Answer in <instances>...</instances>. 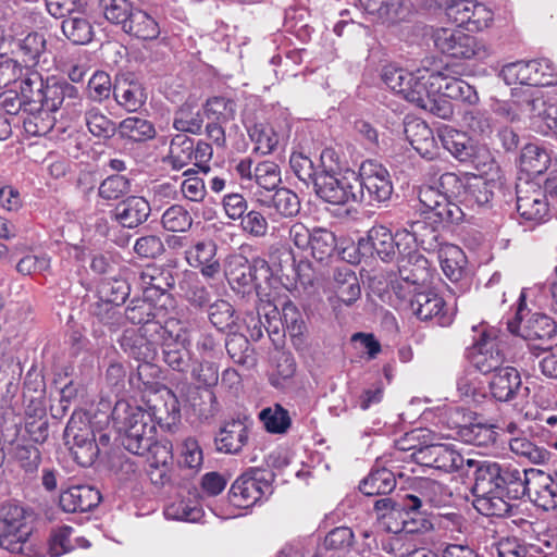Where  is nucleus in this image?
I'll return each mask as SVG.
<instances>
[{
	"label": "nucleus",
	"mask_w": 557,
	"mask_h": 557,
	"mask_svg": "<svg viewBox=\"0 0 557 557\" xmlns=\"http://www.w3.org/2000/svg\"><path fill=\"white\" fill-rule=\"evenodd\" d=\"M281 322L296 349L306 345L307 325L296 305L286 300L282 304Z\"/></svg>",
	"instance_id": "obj_36"
},
{
	"label": "nucleus",
	"mask_w": 557,
	"mask_h": 557,
	"mask_svg": "<svg viewBox=\"0 0 557 557\" xmlns=\"http://www.w3.org/2000/svg\"><path fill=\"white\" fill-rule=\"evenodd\" d=\"M207 308L209 320L214 327L222 332L234 330L236 324L235 310L228 301L218 299L213 304L210 302Z\"/></svg>",
	"instance_id": "obj_53"
},
{
	"label": "nucleus",
	"mask_w": 557,
	"mask_h": 557,
	"mask_svg": "<svg viewBox=\"0 0 557 557\" xmlns=\"http://www.w3.org/2000/svg\"><path fill=\"white\" fill-rule=\"evenodd\" d=\"M205 113L208 117H214L218 122H228L235 117L236 103L233 99L215 96L207 100Z\"/></svg>",
	"instance_id": "obj_63"
},
{
	"label": "nucleus",
	"mask_w": 557,
	"mask_h": 557,
	"mask_svg": "<svg viewBox=\"0 0 557 557\" xmlns=\"http://www.w3.org/2000/svg\"><path fill=\"white\" fill-rule=\"evenodd\" d=\"M180 465L196 473L203 462L202 449L195 437L188 436L180 444Z\"/></svg>",
	"instance_id": "obj_58"
},
{
	"label": "nucleus",
	"mask_w": 557,
	"mask_h": 557,
	"mask_svg": "<svg viewBox=\"0 0 557 557\" xmlns=\"http://www.w3.org/2000/svg\"><path fill=\"white\" fill-rule=\"evenodd\" d=\"M357 176L358 202L369 206L382 203L389 200L393 194V184L388 171L373 160H366L361 163Z\"/></svg>",
	"instance_id": "obj_5"
},
{
	"label": "nucleus",
	"mask_w": 557,
	"mask_h": 557,
	"mask_svg": "<svg viewBox=\"0 0 557 557\" xmlns=\"http://www.w3.org/2000/svg\"><path fill=\"white\" fill-rule=\"evenodd\" d=\"M435 48L454 59L483 60L488 57V49L483 41L459 28L438 27L432 32Z\"/></svg>",
	"instance_id": "obj_3"
},
{
	"label": "nucleus",
	"mask_w": 557,
	"mask_h": 557,
	"mask_svg": "<svg viewBox=\"0 0 557 557\" xmlns=\"http://www.w3.org/2000/svg\"><path fill=\"white\" fill-rule=\"evenodd\" d=\"M140 282L145 289L165 293L175 285V277L170 268L150 264L140 272Z\"/></svg>",
	"instance_id": "obj_47"
},
{
	"label": "nucleus",
	"mask_w": 557,
	"mask_h": 557,
	"mask_svg": "<svg viewBox=\"0 0 557 557\" xmlns=\"http://www.w3.org/2000/svg\"><path fill=\"white\" fill-rule=\"evenodd\" d=\"M467 466L474 468V496L490 495L492 492L500 493V479L503 465L491 460L467 459Z\"/></svg>",
	"instance_id": "obj_23"
},
{
	"label": "nucleus",
	"mask_w": 557,
	"mask_h": 557,
	"mask_svg": "<svg viewBox=\"0 0 557 557\" xmlns=\"http://www.w3.org/2000/svg\"><path fill=\"white\" fill-rule=\"evenodd\" d=\"M437 257L442 271L448 280L451 282L462 280L467 259L461 248L453 244H442Z\"/></svg>",
	"instance_id": "obj_37"
},
{
	"label": "nucleus",
	"mask_w": 557,
	"mask_h": 557,
	"mask_svg": "<svg viewBox=\"0 0 557 557\" xmlns=\"http://www.w3.org/2000/svg\"><path fill=\"white\" fill-rule=\"evenodd\" d=\"M428 508L409 510L404 509L403 518H400V522H396L394 524L388 523L387 532L391 533H424L433 529V524L429 518H426L425 513Z\"/></svg>",
	"instance_id": "obj_46"
},
{
	"label": "nucleus",
	"mask_w": 557,
	"mask_h": 557,
	"mask_svg": "<svg viewBox=\"0 0 557 557\" xmlns=\"http://www.w3.org/2000/svg\"><path fill=\"white\" fill-rule=\"evenodd\" d=\"M131 191V182L124 175L114 174L104 178L98 188V195L104 200H117Z\"/></svg>",
	"instance_id": "obj_64"
},
{
	"label": "nucleus",
	"mask_w": 557,
	"mask_h": 557,
	"mask_svg": "<svg viewBox=\"0 0 557 557\" xmlns=\"http://www.w3.org/2000/svg\"><path fill=\"white\" fill-rule=\"evenodd\" d=\"M112 420L122 434V445L129 453L144 456L154 445L157 421L150 411L127 400H119L112 410Z\"/></svg>",
	"instance_id": "obj_1"
},
{
	"label": "nucleus",
	"mask_w": 557,
	"mask_h": 557,
	"mask_svg": "<svg viewBox=\"0 0 557 557\" xmlns=\"http://www.w3.org/2000/svg\"><path fill=\"white\" fill-rule=\"evenodd\" d=\"M162 334H165V326L161 323H148L138 330L124 331L120 345L126 355L138 361H153Z\"/></svg>",
	"instance_id": "obj_8"
},
{
	"label": "nucleus",
	"mask_w": 557,
	"mask_h": 557,
	"mask_svg": "<svg viewBox=\"0 0 557 557\" xmlns=\"http://www.w3.org/2000/svg\"><path fill=\"white\" fill-rule=\"evenodd\" d=\"M122 139H127L134 143H144L156 137L154 125L139 116H128L122 120L116 129Z\"/></svg>",
	"instance_id": "obj_42"
},
{
	"label": "nucleus",
	"mask_w": 557,
	"mask_h": 557,
	"mask_svg": "<svg viewBox=\"0 0 557 557\" xmlns=\"http://www.w3.org/2000/svg\"><path fill=\"white\" fill-rule=\"evenodd\" d=\"M395 487V475L386 468H373L359 484L360 492L367 496L389 494Z\"/></svg>",
	"instance_id": "obj_40"
},
{
	"label": "nucleus",
	"mask_w": 557,
	"mask_h": 557,
	"mask_svg": "<svg viewBox=\"0 0 557 557\" xmlns=\"http://www.w3.org/2000/svg\"><path fill=\"white\" fill-rule=\"evenodd\" d=\"M492 186L491 182L482 177L473 176L467 178L461 203L470 208L487 206L494 196Z\"/></svg>",
	"instance_id": "obj_45"
},
{
	"label": "nucleus",
	"mask_w": 557,
	"mask_h": 557,
	"mask_svg": "<svg viewBox=\"0 0 557 557\" xmlns=\"http://www.w3.org/2000/svg\"><path fill=\"white\" fill-rule=\"evenodd\" d=\"M437 137L443 148L460 162H475L476 152L481 148H476L466 133L444 126L438 129ZM482 150L486 152L484 148Z\"/></svg>",
	"instance_id": "obj_24"
},
{
	"label": "nucleus",
	"mask_w": 557,
	"mask_h": 557,
	"mask_svg": "<svg viewBox=\"0 0 557 557\" xmlns=\"http://www.w3.org/2000/svg\"><path fill=\"white\" fill-rule=\"evenodd\" d=\"M188 403L202 420L215 417L220 412V404L214 392L210 388L194 387L188 395Z\"/></svg>",
	"instance_id": "obj_44"
},
{
	"label": "nucleus",
	"mask_w": 557,
	"mask_h": 557,
	"mask_svg": "<svg viewBox=\"0 0 557 557\" xmlns=\"http://www.w3.org/2000/svg\"><path fill=\"white\" fill-rule=\"evenodd\" d=\"M500 76L507 85L552 86L557 83V67L548 59L518 61L505 65L500 71Z\"/></svg>",
	"instance_id": "obj_6"
},
{
	"label": "nucleus",
	"mask_w": 557,
	"mask_h": 557,
	"mask_svg": "<svg viewBox=\"0 0 557 557\" xmlns=\"http://www.w3.org/2000/svg\"><path fill=\"white\" fill-rule=\"evenodd\" d=\"M255 178L258 186L263 189L262 193L269 194L278 189L282 182L280 168L272 161L260 162L255 168Z\"/></svg>",
	"instance_id": "obj_60"
},
{
	"label": "nucleus",
	"mask_w": 557,
	"mask_h": 557,
	"mask_svg": "<svg viewBox=\"0 0 557 557\" xmlns=\"http://www.w3.org/2000/svg\"><path fill=\"white\" fill-rule=\"evenodd\" d=\"M125 318L132 324L159 323L154 321V306L147 299H132L125 308Z\"/></svg>",
	"instance_id": "obj_62"
},
{
	"label": "nucleus",
	"mask_w": 557,
	"mask_h": 557,
	"mask_svg": "<svg viewBox=\"0 0 557 557\" xmlns=\"http://www.w3.org/2000/svg\"><path fill=\"white\" fill-rule=\"evenodd\" d=\"M397 268L399 281L393 282V290L401 299H406L431 278L429 260L419 251L398 256Z\"/></svg>",
	"instance_id": "obj_7"
},
{
	"label": "nucleus",
	"mask_w": 557,
	"mask_h": 557,
	"mask_svg": "<svg viewBox=\"0 0 557 557\" xmlns=\"http://www.w3.org/2000/svg\"><path fill=\"white\" fill-rule=\"evenodd\" d=\"M123 30L140 40H154L160 35L157 21L146 11L135 8Z\"/></svg>",
	"instance_id": "obj_39"
},
{
	"label": "nucleus",
	"mask_w": 557,
	"mask_h": 557,
	"mask_svg": "<svg viewBox=\"0 0 557 557\" xmlns=\"http://www.w3.org/2000/svg\"><path fill=\"white\" fill-rule=\"evenodd\" d=\"M46 44L44 34L38 32L27 34L18 41V49L23 55V61L28 65H36L46 51Z\"/></svg>",
	"instance_id": "obj_56"
},
{
	"label": "nucleus",
	"mask_w": 557,
	"mask_h": 557,
	"mask_svg": "<svg viewBox=\"0 0 557 557\" xmlns=\"http://www.w3.org/2000/svg\"><path fill=\"white\" fill-rule=\"evenodd\" d=\"M412 456L417 462L444 472H455L463 467L467 460L450 444H430L419 447Z\"/></svg>",
	"instance_id": "obj_15"
},
{
	"label": "nucleus",
	"mask_w": 557,
	"mask_h": 557,
	"mask_svg": "<svg viewBox=\"0 0 557 557\" xmlns=\"http://www.w3.org/2000/svg\"><path fill=\"white\" fill-rule=\"evenodd\" d=\"M550 153L536 144H528L522 148L520 164L522 169L531 174H542L550 165Z\"/></svg>",
	"instance_id": "obj_48"
},
{
	"label": "nucleus",
	"mask_w": 557,
	"mask_h": 557,
	"mask_svg": "<svg viewBox=\"0 0 557 557\" xmlns=\"http://www.w3.org/2000/svg\"><path fill=\"white\" fill-rule=\"evenodd\" d=\"M178 289L182 298L195 309H206L211 302V294L201 283L196 272H183L178 282Z\"/></svg>",
	"instance_id": "obj_34"
},
{
	"label": "nucleus",
	"mask_w": 557,
	"mask_h": 557,
	"mask_svg": "<svg viewBox=\"0 0 557 557\" xmlns=\"http://www.w3.org/2000/svg\"><path fill=\"white\" fill-rule=\"evenodd\" d=\"M62 32L75 45H86L91 41L94 30L90 22L81 14H72L62 21Z\"/></svg>",
	"instance_id": "obj_50"
},
{
	"label": "nucleus",
	"mask_w": 557,
	"mask_h": 557,
	"mask_svg": "<svg viewBox=\"0 0 557 557\" xmlns=\"http://www.w3.org/2000/svg\"><path fill=\"white\" fill-rule=\"evenodd\" d=\"M358 187L355 173L350 177H337L336 174L320 173L315 178L314 190L325 202L344 206L349 202H358Z\"/></svg>",
	"instance_id": "obj_13"
},
{
	"label": "nucleus",
	"mask_w": 557,
	"mask_h": 557,
	"mask_svg": "<svg viewBox=\"0 0 557 557\" xmlns=\"http://www.w3.org/2000/svg\"><path fill=\"white\" fill-rule=\"evenodd\" d=\"M259 418L265 430L273 434L285 433L292 423L288 411L277 404L261 410Z\"/></svg>",
	"instance_id": "obj_55"
},
{
	"label": "nucleus",
	"mask_w": 557,
	"mask_h": 557,
	"mask_svg": "<svg viewBox=\"0 0 557 557\" xmlns=\"http://www.w3.org/2000/svg\"><path fill=\"white\" fill-rule=\"evenodd\" d=\"M149 411L160 425H170L181 418L178 400L170 389L165 391L162 406L153 405Z\"/></svg>",
	"instance_id": "obj_59"
},
{
	"label": "nucleus",
	"mask_w": 557,
	"mask_h": 557,
	"mask_svg": "<svg viewBox=\"0 0 557 557\" xmlns=\"http://www.w3.org/2000/svg\"><path fill=\"white\" fill-rule=\"evenodd\" d=\"M33 528L23 507L5 503L0 507V547L10 553L25 554Z\"/></svg>",
	"instance_id": "obj_2"
},
{
	"label": "nucleus",
	"mask_w": 557,
	"mask_h": 557,
	"mask_svg": "<svg viewBox=\"0 0 557 557\" xmlns=\"http://www.w3.org/2000/svg\"><path fill=\"white\" fill-rule=\"evenodd\" d=\"M312 257L318 261L327 260L332 257L336 249V237L333 232L315 227L310 243Z\"/></svg>",
	"instance_id": "obj_54"
},
{
	"label": "nucleus",
	"mask_w": 557,
	"mask_h": 557,
	"mask_svg": "<svg viewBox=\"0 0 557 557\" xmlns=\"http://www.w3.org/2000/svg\"><path fill=\"white\" fill-rule=\"evenodd\" d=\"M536 469H520L503 465L500 479V493L512 499H521L529 496L532 474Z\"/></svg>",
	"instance_id": "obj_29"
},
{
	"label": "nucleus",
	"mask_w": 557,
	"mask_h": 557,
	"mask_svg": "<svg viewBox=\"0 0 557 557\" xmlns=\"http://www.w3.org/2000/svg\"><path fill=\"white\" fill-rule=\"evenodd\" d=\"M475 349L472 363L484 375H492L510 363L505 343L488 333H483Z\"/></svg>",
	"instance_id": "obj_14"
},
{
	"label": "nucleus",
	"mask_w": 557,
	"mask_h": 557,
	"mask_svg": "<svg viewBox=\"0 0 557 557\" xmlns=\"http://www.w3.org/2000/svg\"><path fill=\"white\" fill-rule=\"evenodd\" d=\"M405 300H408L411 312L422 321L435 320L438 325H446L449 321L444 312L445 300L432 290L412 292Z\"/></svg>",
	"instance_id": "obj_19"
},
{
	"label": "nucleus",
	"mask_w": 557,
	"mask_h": 557,
	"mask_svg": "<svg viewBox=\"0 0 557 557\" xmlns=\"http://www.w3.org/2000/svg\"><path fill=\"white\" fill-rule=\"evenodd\" d=\"M504 493L492 492L490 495L474 496L473 506L483 516L505 517L511 510V505L505 500Z\"/></svg>",
	"instance_id": "obj_52"
},
{
	"label": "nucleus",
	"mask_w": 557,
	"mask_h": 557,
	"mask_svg": "<svg viewBox=\"0 0 557 557\" xmlns=\"http://www.w3.org/2000/svg\"><path fill=\"white\" fill-rule=\"evenodd\" d=\"M100 502V492L90 485L71 486L60 495V506L66 512L89 511Z\"/></svg>",
	"instance_id": "obj_27"
},
{
	"label": "nucleus",
	"mask_w": 557,
	"mask_h": 557,
	"mask_svg": "<svg viewBox=\"0 0 557 557\" xmlns=\"http://www.w3.org/2000/svg\"><path fill=\"white\" fill-rule=\"evenodd\" d=\"M83 98L79 95L78 88L69 82L55 78L47 79L45 87L38 94V99L34 102L42 106L51 113L62 109L70 119L82 106Z\"/></svg>",
	"instance_id": "obj_12"
},
{
	"label": "nucleus",
	"mask_w": 557,
	"mask_h": 557,
	"mask_svg": "<svg viewBox=\"0 0 557 557\" xmlns=\"http://www.w3.org/2000/svg\"><path fill=\"white\" fill-rule=\"evenodd\" d=\"M55 116L42 106L24 103L22 109V124L29 136H45L55 124Z\"/></svg>",
	"instance_id": "obj_33"
},
{
	"label": "nucleus",
	"mask_w": 557,
	"mask_h": 557,
	"mask_svg": "<svg viewBox=\"0 0 557 557\" xmlns=\"http://www.w3.org/2000/svg\"><path fill=\"white\" fill-rule=\"evenodd\" d=\"M100 8L104 17L112 24L121 25L122 29L135 9L128 0H101Z\"/></svg>",
	"instance_id": "obj_61"
},
{
	"label": "nucleus",
	"mask_w": 557,
	"mask_h": 557,
	"mask_svg": "<svg viewBox=\"0 0 557 557\" xmlns=\"http://www.w3.org/2000/svg\"><path fill=\"white\" fill-rule=\"evenodd\" d=\"M273 473L251 468L238 476L232 484L228 497L231 503L240 508H248L267 499L273 492Z\"/></svg>",
	"instance_id": "obj_4"
},
{
	"label": "nucleus",
	"mask_w": 557,
	"mask_h": 557,
	"mask_svg": "<svg viewBox=\"0 0 557 557\" xmlns=\"http://www.w3.org/2000/svg\"><path fill=\"white\" fill-rule=\"evenodd\" d=\"M451 497L453 494L445 484L429 478H421L416 483L414 493L405 495V506L409 510L443 507L450 503Z\"/></svg>",
	"instance_id": "obj_16"
},
{
	"label": "nucleus",
	"mask_w": 557,
	"mask_h": 557,
	"mask_svg": "<svg viewBox=\"0 0 557 557\" xmlns=\"http://www.w3.org/2000/svg\"><path fill=\"white\" fill-rule=\"evenodd\" d=\"M517 212L532 225L545 223L550 216V206L542 186L533 181L517 184Z\"/></svg>",
	"instance_id": "obj_11"
},
{
	"label": "nucleus",
	"mask_w": 557,
	"mask_h": 557,
	"mask_svg": "<svg viewBox=\"0 0 557 557\" xmlns=\"http://www.w3.org/2000/svg\"><path fill=\"white\" fill-rule=\"evenodd\" d=\"M257 200L263 208L268 209L269 218L273 221L294 218L300 212L301 208L297 194L286 187H280L271 194L258 193Z\"/></svg>",
	"instance_id": "obj_17"
},
{
	"label": "nucleus",
	"mask_w": 557,
	"mask_h": 557,
	"mask_svg": "<svg viewBox=\"0 0 557 557\" xmlns=\"http://www.w3.org/2000/svg\"><path fill=\"white\" fill-rule=\"evenodd\" d=\"M431 85L436 89V96L442 95L444 98L469 104H475L479 101V95L473 86L448 73L434 72L431 75Z\"/></svg>",
	"instance_id": "obj_21"
},
{
	"label": "nucleus",
	"mask_w": 557,
	"mask_h": 557,
	"mask_svg": "<svg viewBox=\"0 0 557 557\" xmlns=\"http://www.w3.org/2000/svg\"><path fill=\"white\" fill-rule=\"evenodd\" d=\"M203 125V115L201 110L191 102L183 103L174 113L173 127L180 134L198 135Z\"/></svg>",
	"instance_id": "obj_43"
},
{
	"label": "nucleus",
	"mask_w": 557,
	"mask_h": 557,
	"mask_svg": "<svg viewBox=\"0 0 557 557\" xmlns=\"http://www.w3.org/2000/svg\"><path fill=\"white\" fill-rule=\"evenodd\" d=\"M248 135L255 143V150L261 154L273 152L280 140L277 133L267 123L253 124L248 128Z\"/></svg>",
	"instance_id": "obj_51"
},
{
	"label": "nucleus",
	"mask_w": 557,
	"mask_h": 557,
	"mask_svg": "<svg viewBox=\"0 0 557 557\" xmlns=\"http://www.w3.org/2000/svg\"><path fill=\"white\" fill-rule=\"evenodd\" d=\"M162 226L169 232H187L193 225L188 210L181 205L169 207L161 216Z\"/></svg>",
	"instance_id": "obj_57"
},
{
	"label": "nucleus",
	"mask_w": 557,
	"mask_h": 557,
	"mask_svg": "<svg viewBox=\"0 0 557 557\" xmlns=\"http://www.w3.org/2000/svg\"><path fill=\"white\" fill-rule=\"evenodd\" d=\"M522 387L519 371L510 364L491 375L488 389L497 401H511Z\"/></svg>",
	"instance_id": "obj_30"
},
{
	"label": "nucleus",
	"mask_w": 557,
	"mask_h": 557,
	"mask_svg": "<svg viewBox=\"0 0 557 557\" xmlns=\"http://www.w3.org/2000/svg\"><path fill=\"white\" fill-rule=\"evenodd\" d=\"M435 71L430 72L429 70H418L411 73L410 83L405 86V90L401 94L404 99L416 104L417 107L428 106L430 97L436 96V89L431 85V75Z\"/></svg>",
	"instance_id": "obj_35"
},
{
	"label": "nucleus",
	"mask_w": 557,
	"mask_h": 557,
	"mask_svg": "<svg viewBox=\"0 0 557 557\" xmlns=\"http://www.w3.org/2000/svg\"><path fill=\"white\" fill-rule=\"evenodd\" d=\"M82 116L92 136L107 139L115 135L117 125L92 102L83 99L82 106L76 109L71 120L77 121Z\"/></svg>",
	"instance_id": "obj_25"
},
{
	"label": "nucleus",
	"mask_w": 557,
	"mask_h": 557,
	"mask_svg": "<svg viewBox=\"0 0 557 557\" xmlns=\"http://www.w3.org/2000/svg\"><path fill=\"white\" fill-rule=\"evenodd\" d=\"M150 212V205L144 197L129 196L117 203L112 213L123 227L134 228L145 223Z\"/></svg>",
	"instance_id": "obj_28"
},
{
	"label": "nucleus",
	"mask_w": 557,
	"mask_h": 557,
	"mask_svg": "<svg viewBox=\"0 0 557 557\" xmlns=\"http://www.w3.org/2000/svg\"><path fill=\"white\" fill-rule=\"evenodd\" d=\"M64 440L72 457L79 466L89 467L95 462L99 447L88 422L81 417H72L65 426Z\"/></svg>",
	"instance_id": "obj_10"
},
{
	"label": "nucleus",
	"mask_w": 557,
	"mask_h": 557,
	"mask_svg": "<svg viewBox=\"0 0 557 557\" xmlns=\"http://www.w3.org/2000/svg\"><path fill=\"white\" fill-rule=\"evenodd\" d=\"M159 346H161L164 362L174 371L185 372L189 368L191 354L190 339L186 332L175 335L165 326Z\"/></svg>",
	"instance_id": "obj_18"
},
{
	"label": "nucleus",
	"mask_w": 557,
	"mask_h": 557,
	"mask_svg": "<svg viewBox=\"0 0 557 557\" xmlns=\"http://www.w3.org/2000/svg\"><path fill=\"white\" fill-rule=\"evenodd\" d=\"M544 106L545 101L542 98L531 97L522 101L497 102L493 110L496 115L503 117L506 122H515L519 120L521 114H527L534 119L535 112L540 107Z\"/></svg>",
	"instance_id": "obj_41"
},
{
	"label": "nucleus",
	"mask_w": 557,
	"mask_h": 557,
	"mask_svg": "<svg viewBox=\"0 0 557 557\" xmlns=\"http://www.w3.org/2000/svg\"><path fill=\"white\" fill-rule=\"evenodd\" d=\"M405 134L410 145L423 157L432 158L429 147L434 141L432 129L422 121H411L405 125Z\"/></svg>",
	"instance_id": "obj_49"
},
{
	"label": "nucleus",
	"mask_w": 557,
	"mask_h": 557,
	"mask_svg": "<svg viewBox=\"0 0 557 557\" xmlns=\"http://www.w3.org/2000/svg\"><path fill=\"white\" fill-rule=\"evenodd\" d=\"M216 256V245L211 240H202L186 250L185 258L193 268L200 269L201 274L207 278H213L221 271Z\"/></svg>",
	"instance_id": "obj_31"
},
{
	"label": "nucleus",
	"mask_w": 557,
	"mask_h": 557,
	"mask_svg": "<svg viewBox=\"0 0 557 557\" xmlns=\"http://www.w3.org/2000/svg\"><path fill=\"white\" fill-rule=\"evenodd\" d=\"M525 308V295L521 292L516 317L507 323L510 333L517 334L528 342H545L557 335V323L545 313H531L530 317L523 321L522 312Z\"/></svg>",
	"instance_id": "obj_9"
},
{
	"label": "nucleus",
	"mask_w": 557,
	"mask_h": 557,
	"mask_svg": "<svg viewBox=\"0 0 557 557\" xmlns=\"http://www.w3.org/2000/svg\"><path fill=\"white\" fill-rule=\"evenodd\" d=\"M194 139L185 134L174 135L169 145V151L162 161L174 171H180L193 161Z\"/></svg>",
	"instance_id": "obj_38"
},
{
	"label": "nucleus",
	"mask_w": 557,
	"mask_h": 557,
	"mask_svg": "<svg viewBox=\"0 0 557 557\" xmlns=\"http://www.w3.org/2000/svg\"><path fill=\"white\" fill-rule=\"evenodd\" d=\"M248 425L245 420L225 422L214 438L215 448L224 454H238L248 441Z\"/></svg>",
	"instance_id": "obj_26"
},
{
	"label": "nucleus",
	"mask_w": 557,
	"mask_h": 557,
	"mask_svg": "<svg viewBox=\"0 0 557 557\" xmlns=\"http://www.w3.org/2000/svg\"><path fill=\"white\" fill-rule=\"evenodd\" d=\"M395 242L392 231L383 225L372 226L367 237L358 240V251L364 257L377 256L383 261L395 257Z\"/></svg>",
	"instance_id": "obj_20"
},
{
	"label": "nucleus",
	"mask_w": 557,
	"mask_h": 557,
	"mask_svg": "<svg viewBox=\"0 0 557 557\" xmlns=\"http://www.w3.org/2000/svg\"><path fill=\"white\" fill-rule=\"evenodd\" d=\"M113 98L119 107L127 112H138L147 101L144 85L129 75H121L113 84Z\"/></svg>",
	"instance_id": "obj_22"
},
{
	"label": "nucleus",
	"mask_w": 557,
	"mask_h": 557,
	"mask_svg": "<svg viewBox=\"0 0 557 557\" xmlns=\"http://www.w3.org/2000/svg\"><path fill=\"white\" fill-rule=\"evenodd\" d=\"M529 499L537 507L544 510H553L557 508V484L550 478V474L536 469V473L532 474L531 490Z\"/></svg>",
	"instance_id": "obj_32"
}]
</instances>
